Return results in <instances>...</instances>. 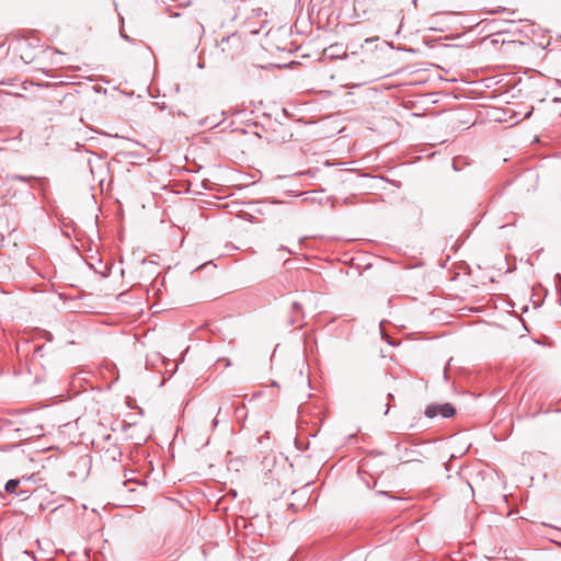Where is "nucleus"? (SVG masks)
Wrapping results in <instances>:
<instances>
[{
	"label": "nucleus",
	"instance_id": "1",
	"mask_svg": "<svg viewBox=\"0 0 561 561\" xmlns=\"http://www.w3.org/2000/svg\"><path fill=\"white\" fill-rule=\"evenodd\" d=\"M437 414H442L444 417H449L455 414V409L450 403H444L428 405L425 410V415L430 419L435 417Z\"/></svg>",
	"mask_w": 561,
	"mask_h": 561
},
{
	"label": "nucleus",
	"instance_id": "2",
	"mask_svg": "<svg viewBox=\"0 0 561 561\" xmlns=\"http://www.w3.org/2000/svg\"><path fill=\"white\" fill-rule=\"evenodd\" d=\"M19 483H20L19 480H14V479L9 480L5 484V491L9 493H14Z\"/></svg>",
	"mask_w": 561,
	"mask_h": 561
}]
</instances>
